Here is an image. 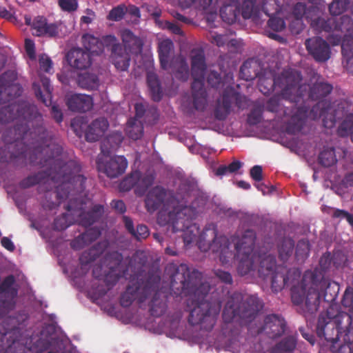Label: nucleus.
Returning <instances> with one entry per match:
<instances>
[{"instance_id": "57", "label": "nucleus", "mask_w": 353, "mask_h": 353, "mask_svg": "<svg viewBox=\"0 0 353 353\" xmlns=\"http://www.w3.org/2000/svg\"><path fill=\"white\" fill-rule=\"evenodd\" d=\"M347 0H334L329 6V11L332 17L341 15L347 7Z\"/></svg>"}, {"instance_id": "42", "label": "nucleus", "mask_w": 353, "mask_h": 353, "mask_svg": "<svg viewBox=\"0 0 353 353\" xmlns=\"http://www.w3.org/2000/svg\"><path fill=\"white\" fill-rule=\"evenodd\" d=\"M241 9V15L245 19L256 17L259 12V6L257 4V0H242Z\"/></svg>"}, {"instance_id": "12", "label": "nucleus", "mask_w": 353, "mask_h": 353, "mask_svg": "<svg viewBox=\"0 0 353 353\" xmlns=\"http://www.w3.org/2000/svg\"><path fill=\"white\" fill-rule=\"evenodd\" d=\"M199 248L207 251L219 253V259L223 264H226L228 259L232 256L230 243L225 236H217L216 226L214 223L208 224L201 233L199 232L197 241Z\"/></svg>"}, {"instance_id": "53", "label": "nucleus", "mask_w": 353, "mask_h": 353, "mask_svg": "<svg viewBox=\"0 0 353 353\" xmlns=\"http://www.w3.org/2000/svg\"><path fill=\"white\" fill-rule=\"evenodd\" d=\"M253 63L256 64V62H254L253 60H248L244 61L240 68V74L246 81L252 80L258 75L259 72L257 70L251 71Z\"/></svg>"}, {"instance_id": "25", "label": "nucleus", "mask_w": 353, "mask_h": 353, "mask_svg": "<svg viewBox=\"0 0 353 353\" xmlns=\"http://www.w3.org/2000/svg\"><path fill=\"white\" fill-rule=\"evenodd\" d=\"M174 46L172 40L163 39L158 43V54L160 65L162 69L168 70L174 54Z\"/></svg>"}, {"instance_id": "37", "label": "nucleus", "mask_w": 353, "mask_h": 353, "mask_svg": "<svg viewBox=\"0 0 353 353\" xmlns=\"http://www.w3.org/2000/svg\"><path fill=\"white\" fill-rule=\"evenodd\" d=\"M297 339L294 335H289L276 343L272 347L273 353H291L296 347Z\"/></svg>"}, {"instance_id": "64", "label": "nucleus", "mask_w": 353, "mask_h": 353, "mask_svg": "<svg viewBox=\"0 0 353 353\" xmlns=\"http://www.w3.org/2000/svg\"><path fill=\"white\" fill-rule=\"evenodd\" d=\"M341 304L345 307H351L353 305V288L347 286L344 292Z\"/></svg>"}, {"instance_id": "45", "label": "nucleus", "mask_w": 353, "mask_h": 353, "mask_svg": "<svg viewBox=\"0 0 353 353\" xmlns=\"http://www.w3.org/2000/svg\"><path fill=\"white\" fill-rule=\"evenodd\" d=\"M319 161L321 165L324 167L328 168L337 161L335 154V150L334 148H324L319 155Z\"/></svg>"}, {"instance_id": "49", "label": "nucleus", "mask_w": 353, "mask_h": 353, "mask_svg": "<svg viewBox=\"0 0 353 353\" xmlns=\"http://www.w3.org/2000/svg\"><path fill=\"white\" fill-rule=\"evenodd\" d=\"M225 92L230 97L231 105L234 101L235 105L240 109H244L248 105V99L245 96L235 92L232 88H227Z\"/></svg>"}, {"instance_id": "14", "label": "nucleus", "mask_w": 353, "mask_h": 353, "mask_svg": "<svg viewBox=\"0 0 353 353\" xmlns=\"http://www.w3.org/2000/svg\"><path fill=\"white\" fill-rule=\"evenodd\" d=\"M128 165V161L123 156L99 157L97 159L98 171L110 179L122 175L125 172Z\"/></svg>"}, {"instance_id": "23", "label": "nucleus", "mask_w": 353, "mask_h": 353, "mask_svg": "<svg viewBox=\"0 0 353 353\" xmlns=\"http://www.w3.org/2000/svg\"><path fill=\"white\" fill-rule=\"evenodd\" d=\"M109 127L108 121L104 117L94 120L88 125L85 132V139L89 142H94L101 137Z\"/></svg>"}, {"instance_id": "61", "label": "nucleus", "mask_w": 353, "mask_h": 353, "mask_svg": "<svg viewBox=\"0 0 353 353\" xmlns=\"http://www.w3.org/2000/svg\"><path fill=\"white\" fill-rule=\"evenodd\" d=\"M126 12V7L125 5H119L113 8L108 15L109 20L118 21L123 19Z\"/></svg>"}, {"instance_id": "38", "label": "nucleus", "mask_w": 353, "mask_h": 353, "mask_svg": "<svg viewBox=\"0 0 353 353\" xmlns=\"http://www.w3.org/2000/svg\"><path fill=\"white\" fill-rule=\"evenodd\" d=\"M332 19L334 21V23H332V32L343 33L353 31V20L350 16L345 14L339 17H332Z\"/></svg>"}, {"instance_id": "24", "label": "nucleus", "mask_w": 353, "mask_h": 353, "mask_svg": "<svg viewBox=\"0 0 353 353\" xmlns=\"http://www.w3.org/2000/svg\"><path fill=\"white\" fill-rule=\"evenodd\" d=\"M302 80L300 81L299 85H306V83H302ZM307 89L306 92H303V95L301 100L298 102L300 103L303 100L304 97L306 95L307 91L308 98L314 101H322L323 99L331 93L333 87L331 84L324 82H317L314 83L312 87L307 84Z\"/></svg>"}, {"instance_id": "58", "label": "nucleus", "mask_w": 353, "mask_h": 353, "mask_svg": "<svg viewBox=\"0 0 353 353\" xmlns=\"http://www.w3.org/2000/svg\"><path fill=\"white\" fill-rule=\"evenodd\" d=\"M154 181V176L152 174H146L141 177L140 174V179L138 181V190H135L137 194H143L150 187Z\"/></svg>"}, {"instance_id": "26", "label": "nucleus", "mask_w": 353, "mask_h": 353, "mask_svg": "<svg viewBox=\"0 0 353 353\" xmlns=\"http://www.w3.org/2000/svg\"><path fill=\"white\" fill-rule=\"evenodd\" d=\"M130 52L123 49L122 45H116L111 49L110 59L115 68L121 71H126L130 62Z\"/></svg>"}, {"instance_id": "15", "label": "nucleus", "mask_w": 353, "mask_h": 353, "mask_svg": "<svg viewBox=\"0 0 353 353\" xmlns=\"http://www.w3.org/2000/svg\"><path fill=\"white\" fill-rule=\"evenodd\" d=\"M17 79V73L13 70L0 75V104L10 102L22 94L23 88L15 83Z\"/></svg>"}, {"instance_id": "47", "label": "nucleus", "mask_w": 353, "mask_h": 353, "mask_svg": "<svg viewBox=\"0 0 353 353\" xmlns=\"http://www.w3.org/2000/svg\"><path fill=\"white\" fill-rule=\"evenodd\" d=\"M334 21L332 19V17L325 19L322 17H317L312 20L311 27L318 32L323 31L330 32H332L333 27H332V23Z\"/></svg>"}, {"instance_id": "2", "label": "nucleus", "mask_w": 353, "mask_h": 353, "mask_svg": "<svg viewBox=\"0 0 353 353\" xmlns=\"http://www.w3.org/2000/svg\"><path fill=\"white\" fill-rule=\"evenodd\" d=\"M165 271L170 279V290L176 297H189L188 321L191 325H199L200 329L211 331L216 324L221 309V303L217 299H207L210 285L202 282V273L191 270L185 263H170Z\"/></svg>"}, {"instance_id": "29", "label": "nucleus", "mask_w": 353, "mask_h": 353, "mask_svg": "<svg viewBox=\"0 0 353 353\" xmlns=\"http://www.w3.org/2000/svg\"><path fill=\"white\" fill-rule=\"evenodd\" d=\"M309 107L307 105H301L296 107L295 111L291 116L290 120L287 126L288 132L295 134L301 130L305 120L307 117Z\"/></svg>"}, {"instance_id": "9", "label": "nucleus", "mask_w": 353, "mask_h": 353, "mask_svg": "<svg viewBox=\"0 0 353 353\" xmlns=\"http://www.w3.org/2000/svg\"><path fill=\"white\" fill-rule=\"evenodd\" d=\"M192 95L196 110H202L207 104V92L204 88V79L207 70L205 51L201 48H193L190 52Z\"/></svg>"}, {"instance_id": "18", "label": "nucleus", "mask_w": 353, "mask_h": 353, "mask_svg": "<svg viewBox=\"0 0 353 353\" xmlns=\"http://www.w3.org/2000/svg\"><path fill=\"white\" fill-rule=\"evenodd\" d=\"M285 319L280 315L272 314L265 317L264 324L258 332L263 333L270 339H275L285 332Z\"/></svg>"}, {"instance_id": "34", "label": "nucleus", "mask_w": 353, "mask_h": 353, "mask_svg": "<svg viewBox=\"0 0 353 353\" xmlns=\"http://www.w3.org/2000/svg\"><path fill=\"white\" fill-rule=\"evenodd\" d=\"M239 14V6L236 2L233 1L230 3L223 5L220 9V17L224 22L228 24L235 23Z\"/></svg>"}, {"instance_id": "5", "label": "nucleus", "mask_w": 353, "mask_h": 353, "mask_svg": "<svg viewBox=\"0 0 353 353\" xmlns=\"http://www.w3.org/2000/svg\"><path fill=\"white\" fill-rule=\"evenodd\" d=\"M161 277L153 273H149L145 276V280L137 278L134 281L132 279L128 285L126 290L121 294L120 304L121 306L128 307L132 302L137 300L139 303L144 302L149 296L154 294L150 305V311L152 316H160L166 310L165 301L159 300V292L158 291Z\"/></svg>"}, {"instance_id": "60", "label": "nucleus", "mask_w": 353, "mask_h": 353, "mask_svg": "<svg viewBox=\"0 0 353 353\" xmlns=\"http://www.w3.org/2000/svg\"><path fill=\"white\" fill-rule=\"evenodd\" d=\"M262 10L270 18L273 17L272 15L279 11V6L277 3V0H264Z\"/></svg>"}, {"instance_id": "35", "label": "nucleus", "mask_w": 353, "mask_h": 353, "mask_svg": "<svg viewBox=\"0 0 353 353\" xmlns=\"http://www.w3.org/2000/svg\"><path fill=\"white\" fill-rule=\"evenodd\" d=\"M82 44L86 52L90 54L99 55L103 53V45L98 37L90 34H85L82 37Z\"/></svg>"}, {"instance_id": "28", "label": "nucleus", "mask_w": 353, "mask_h": 353, "mask_svg": "<svg viewBox=\"0 0 353 353\" xmlns=\"http://www.w3.org/2000/svg\"><path fill=\"white\" fill-rule=\"evenodd\" d=\"M296 272V270H287L285 266H278L275 271L270 274L271 287L273 291L281 290L289 281V276Z\"/></svg>"}, {"instance_id": "44", "label": "nucleus", "mask_w": 353, "mask_h": 353, "mask_svg": "<svg viewBox=\"0 0 353 353\" xmlns=\"http://www.w3.org/2000/svg\"><path fill=\"white\" fill-rule=\"evenodd\" d=\"M305 12V6L299 3H296L293 9V13L296 17V20L293 21L290 25V28L291 31L295 34H299L302 30V22L301 21V17H303Z\"/></svg>"}, {"instance_id": "59", "label": "nucleus", "mask_w": 353, "mask_h": 353, "mask_svg": "<svg viewBox=\"0 0 353 353\" xmlns=\"http://www.w3.org/2000/svg\"><path fill=\"white\" fill-rule=\"evenodd\" d=\"M70 216V214L63 213L61 216L57 217L53 223L54 229L58 231H61L68 228L72 223Z\"/></svg>"}, {"instance_id": "51", "label": "nucleus", "mask_w": 353, "mask_h": 353, "mask_svg": "<svg viewBox=\"0 0 353 353\" xmlns=\"http://www.w3.org/2000/svg\"><path fill=\"white\" fill-rule=\"evenodd\" d=\"M330 103L326 100L319 101L312 106L310 111V116L314 119H317L327 112Z\"/></svg>"}, {"instance_id": "13", "label": "nucleus", "mask_w": 353, "mask_h": 353, "mask_svg": "<svg viewBox=\"0 0 353 353\" xmlns=\"http://www.w3.org/2000/svg\"><path fill=\"white\" fill-rule=\"evenodd\" d=\"M85 189V188H84ZM70 194L68 197H65L63 200L68 199L69 202L65 206V209L71 215L79 218V223L85 228L89 227L98 221L104 212V207L101 204L94 205L92 208L87 211H84L85 203L82 200L79 199V195L84 191Z\"/></svg>"}, {"instance_id": "43", "label": "nucleus", "mask_w": 353, "mask_h": 353, "mask_svg": "<svg viewBox=\"0 0 353 353\" xmlns=\"http://www.w3.org/2000/svg\"><path fill=\"white\" fill-rule=\"evenodd\" d=\"M337 132L339 136L345 137L351 135L352 141H353V114L350 113L347 114L341 123L338 128Z\"/></svg>"}, {"instance_id": "36", "label": "nucleus", "mask_w": 353, "mask_h": 353, "mask_svg": "<svg viewBox=\"0 0 353 353\" xmlns=\"http://www.w3.org/2000/svg\"><path fill=\"white\" fill-rule=\"evenodd\" d=\"M77 81L78 85L83 89L93 90L98 89L99 86V79L93 73H80L77 77Z\"/></svg>"}, {"instance_id": "6", "label": "nucleus", "mask_w": 353, "mask_h": 353, "mask_svg": "<svg viewBox=\"0 0 353 353\" xmlns=\"http://www.w3.org/2000/svg\"><path fill=\"white\" fill-rule=\"evenodd\" d=\"M188 189L185 185H180L178 192L174 195L172 190L156 185L146 194L145 208L150 213L161 210L158 216L159 221L162 225H167L165 220L168 219L169 214L175 212L190 202L191 192Z\"/></svg>"}, {"instance_id": "8", "label": "nucleus", "mask_w": 353, "mask_h": 353, "mask_svg": "<svg viewBox=\"0 0 353 353\" xmlns=\"http://www.w3.org/2000/svg\"><path fill=\"white\" fill-rule=\"evenodd\" d=\"M263 303L256 295L246 297L241 292H234L228 299L223 311L225 323H230L234 319L244 323L252 322L263 308Z\"/></svg>"}, {"instance_id": "48", "label": "nucleus", "mask_w": 353, "mask_h": 353, "mask_svg": "<svg viewBox=\"0 0 353 353\" xmlns=\"http://www.w3.org/2000/svg\"><path fill=\"white\" fill-rule=\"evenodd\" d=\"M15 283V278L12 274L7 276L0 284V294H8L12 296H17L18 290L13 288Z\"/></svg>"}, {"instance_id": "3", "label": "nucleus", "mask_w": 353, "mask_h": 353, "mask_svg": "<svg viewBox=\"0 0 353 353\" xmlns=\"http://www.w3.org/2000/svg\"><path fill=\"white\" fill-rule=\"evenodd\" d=\"M34 105L28 101L12 103L0 109V123H6L14 119L22 120L13 128L8 129L3 134L5 145L0 148V162H13L19 165L26 163L30 152L35 145L33 143L39 139L37 122L33 118L26 117V110L21 108L22 104Z\"/></svg>"}, {"instance_id": "11", "label": "nucleus", "mask_w": 353, "mask_h": 353, "mask_svg": "<svg viewBox=\"0 0 353 353\" xmlns=\"http://www.w3.org/2000/svg\"><path fill=\"white\" fill-rule=\"evenodd\" d=\"M256 236L253 230H245L241 236L234 237L232 241L234 245L235 253L232 252V256L228 259L236 258L239 261L237 272L241 276L248 274L254 268L256 255L253 253Z\"/></svg>"}, {"instance_id": "20", "label": "nucleus", "mask_w": 353, "mask_h": 353, "mask_svg": "<svg viewBox=\"0 0 353 353\" xmlns=\"http://www.w3.org/2000/svg\"><path fill=\"white\" fill-rule=\"evenodd\" d=\"M69 64L78 70H83L91 65V58L89 52L77 48L70 50L67 54Z\"/></svg>"}, {"instance_id": "56", "label": "nucleus", "mask_w": 353, "mask_h": 353, "mask_svg": "<svg viewBox=\"0 0 353 353\" xmlns=\"http://www.w3.org/2000/svg\"><path fill=\"white\" fill-rule=\"evenodd\" d=\"M263 111L264 109L262 105H254L248 115V123L251 125H255L261 123Z\"/></svg>"}, {"instance_id": "22", "label": "nucleus", "mask_w": 353, "mask_h": 353, "mask_svg": "<svg viewBox=\"0 0 353 353\" xmlns=\"http://www.w3.org/2000/svg\"><path fill=\"white\" fill-rule=\"evenodd\" d=\"M66 104L72 112H85L92 109L93 100L89 95L74 94L67 99Z\"/></svg>"}, {"instance_id": "1", "label": "nucleus", "mask_w": 353, "mask_h": 353, "mask_svg": "<svg viewBox=\"0 0 353 353\" xmlns=\"http://www.w3.org/2000/svg\"><path fill=\"white\" fill-rule=\"evenodd\" d=\"M21 108L26 110V117H33L36 120V130L39 135V139L33 143L35 145L27 159L30 165L46 167V170L28 176L20 181L19 186L26 189L42 183L43 184L39 186L41 191L45 189L46 183H52L55 190L51 192V188L47 189L45 196L48 198L52 194L55 195L57 203L52 201L46 205L48 208L53 209L70 194L83 190L86 177L81 174V166L78 161H65L63 159V148L55 143L52 135L43 126V117L39 112L37 107L23 103Z\"/></svg>"}, {"instance_id": "32", "label": "nucleus", "mask_w": 353, "mask_h": 353, "mask_svg": "<svg viewBox=\"0 0 353 353\" xmlns=\"http://www.w3.org/2000/svg\"><path fill=\"white\" fill-rule=\"evenodd\" d=\"M231 108L230 97L224 90L221 99H218L216 101L214 110V117L217 120L224 121L230 113Z\"/></svg>"}, {"instance_id": "30", "label": "nucleus", "mask_w": 353, "mask_h": 353, "mask_svg": "<svg viewBox=\"0 0 353 353\" xmlns=\"http://www.w3.org/2000/svg\"><path fill=\"white\" fill-rule=\"evenodd\" d=\"M256 260L259 261V276L264 279L272 274L278 268L276 265V258L272 254H259L256 256Z\"/></svg>"}, {"instance_id": "33", "label": "nucleus", "mask_w": 353, "mask_h": 353, "mask_svg": "<svg viewBox=\"0 0 353 353\" xmlns=\"http://www.w3.org/2000/svg\"><path fill=\"white\" fill-rule=\"evenodd\" d=\"M169 69H172L175 77L182 81H186L189 75V67L185 58L179 56L174 57L170 63Z\"/></svg>"}, {"instance_id": "40", "label": "nucleus", "mask_w": 353, "mask_h": 353, "mask_svg": "<svg viewBox=\"0 0 353 353\" xmlns=\"http://www.w3.org/2000/svg\"><path fill=\"white\" fill-rule=\"evenodd\" d=\"M294 248V241L289 237H284L278 245L279 257L285 262L292 254Z\"/></svg>"}, {"instance_id": "55", "label": "nucleus", "mask_w": 353, "mask_h": 353, "mask_svg": "<svg viewBox=\"0 0 353 353\" xmlns=\"http://www.w3.org/2000/svg\"><path fill=\"white\" fill-rule=\"evenodd\" d=\"M123 140V135L119 132H114L109 134L104 141L102 145V151L104 152L103 148L106 144L110 145V149L114 150L120 146Z\"/></svg>"}, {"instance_id": "52", "label": "nucleus", "mask_w": 353, "mask_h": 353, "mask_svg": "<svg viewBox=\"0 0 353 353\" xmlns=\"http://www.w3.org/2000/svg\"><path fill=\"white\" fill-rule=\"evenodd\" d=\"M310 253V243L307 239H301L298 241L295 250V256L298 261H303Z\"/></svg>"}, {"instance_id": "31", "label": "nucleus", "mask_w": 353, "mask_h": 353, "mask_svg": "<svg viewBox=\"0 0 353 353\" xmlns=\"http://www.w3.org/2000/svg\"><path fill=\"white\" fill-rule=\"evenodd\" d=\"M146 80L152 99L154 101H160L163 94L157 74L152 71H149L147 72Z\"/></svg>"}, {"instance_id": "10", "label": "nucleus", "mask_w": 353, "mask_h": 353, "mask_svg": "<svg viewBox=\"0 0 353 353\" xmlns=\"http://www.w3.org/2000/svg\"><path fill=\"white\" fill-rule=\"evenodd\" d=\"M196 209L188 204L182 206L175 212H170L168 219L165 220L167 225L172 226L173 232H182V238L185 246L199 240V227L192 223L196 216Z\"/></svg>"}, {"instance_id": "50", "label": "nucleus", "mask_w": 353, "mask_h": 353, "mask_svg": "<svg viewBox=\"0 0 353 353\" xmlns=\"http://www.w3.org/2000/svg\"><path fill=\"white\" fill-rule=\"evenodd\" d=\"M101 251L97 246H93L88 250L84 251L79 257L81 265H86L95 261L101 254Z\"/></svg>"}, {"instance_id": "41", "label": "nucleus", "mask_w": 353, "mask_h": 353, "mask_svg": "<svg viewBox=\"0 0 353 353\" xmlns=\"http://www.w3.org/2000/svg\"><path fill=\"white\" fill-rule=\"evenodd\" d=\"M126 134L129 138L136 141L141 139L143 134L142 123L135 119H130L127 123Z\"/></svg>"}, {"instance_id": "17", "label": "nucleus", "mask_w": 353, "mask_h": 353, "mask_svg": "<svg viewBox=\"0 0 353 353\" xmlns=\"http://www.w3.org/2000/svg\"><path fill=\"white\" fill-rule=\"evenodd\" d=\"M305 45L309 54L318 62H325L330 57V47L327 42L319 37L306 39Z\"/></svg>"}, {"instance_id": "46", "label": "nucleus", "mask_w": 353, "mask_h": 353, "mask_svg": "<svg viewBox=\"0 0 353 353\" xmlns=\"http://www.w3.org/2000/svg\"><path fill=\"white\" fill-rule=\"evenodd\" d=\"M140 179V172L135 171L126 176L120 183L119 189L123 192H128L134 186L138 190V181Z\"/></svg>"}, {"instance_id": "19", "label": "nucleus", "mask_w": 353, "mask_h": 353, "mask_svg": "<svg viewBox=\"0 0 353 353\" xmlns=\"http://www.w3.org/2000/svg\"><path fill=\"white\" fill-rule=\"evenodd\" d=\"M32 34L37 37L53 38L59 34V28L55 23H48L46 18L37 16L32 21Z\"/></svg>"}, {"instance_id": "21", "label": "nucleus", "mask_w": 353, "mask_h": 353, "mask_svg": "<svg viewBox=\"0 0 353 353\" xmlns=\"http://www.w3.org/2000/svg\"><path fill=\"white\" fill-rule=\"evenodd\" d=\"M120 37L123 44V49L131 54H138L142 52L143 42L129 29L120 32Z\"/></svg>"}, {"instance_id": "4", "label": "nucleus", "mask_w": 353, "mask_h": 353, "mask_svg": "<svg viewBox=\"0 0 353 353\" xmlns=\"http://www.w3.org/2000/svg\"><path fill=\"white\" fill-rule=\"evenodd\" d=\"M331 290V284H326L316 272L306 271L301 283L291 288L292 301L297 305L304 301L305 311L314 314L318 310L321 296L326 302L335 301L337 292Z\"/></svg>"}, {"instance_id": "7", "label": "nucleus", "mask_w": 353, "mask_h": 353, "mask_svg": "<svg viewBox=\"0 0 353 353\" xmlns=\"http://www.w3.org/2000/svg\"><path fill=\"white\" fill-rule=\"evenodd\" d=\"M301 80L302 74L300 71L289 68L283 70L273 79L259 78L258 86L264 94H270L274 87H277L281 90V94L285 100L296 105L308 87L307 85H299Z\"/></svg>"}, {"instance_id": "62", "label": "nucleus", "mask_w": 353, "mask_h": 353, "mask_svg": "<svg viewBox=\"0 0 353 353\" xmlns=\"http://www.w3.org/2000/svg\"><path fill=\"white\" fill-rule=\"evenodd\" d=\"M268 28L274 32H281L285 28V21L279 17H270L268 21Z\"/></svg>"}, {"instance_id": "27", "label": "nucleus", "mask_w": 353, "mask_h": 353, "mask_svg": "<svg viewBox=\"0 0 353 353\" xmlns=\"http://www.w3.org/2000/svg\"><path fill=\"white\" fill-rule=\"evenodd\" d=\"M281 99H284L281 92L271 97L262 105L264 110L276 114L279 119L290 116L292 110L283 105L281 101Z\"/></svg>"}, {"instance_id": "63", "label": "nucleus", "mask_w": 353, "mask_h": 353, "mask_svg": "<svg viewBox=\"0 0 353 353\" xmlns=\"http://www.w3.org/2000/svg\"><path fill=\"white\" fill-rule=\"evenodd\" d=\"M39 64L41 71L50 73L52 70L53 63L51 59L46 54H42L39 57Z\"/></svg>"}, {"instance_id": "39", "label": "nucleus", "mask_w": 353, "mask_h": 353, "mask_svg": "<svg viewBox=\"0 0 353 353\" xmlns=\"http://www.w3.org/2000/svg\"><path fill=\"white\" fill-rule=\"evenodd\" d=\"M41 82L45 92V94H43L40 85L36 82L32 84V88L34 91L35 95L37 99L41 100L44 104L47 105L48 100L45 99V95L48 97H51L52 88L50 85V79L46 77H41Z\"/></svg>"}, {"instance_id": "54", "label": "nucleus", "mask_w": 353, "mask_h": 353, "mask_svg": "<svg viewBox=\"0 0 353 353\" xmlns=\"http://www.w3.org/2000/svg\"><path fill=\"white\" fill-rule=\"evenodd\" d=\"M15 298L16 296H12L11 294H0V314L8 313L14 309Z\"/></svg>"}, {"instance_id": "16", "label": "nucleus", "mask_w": 353, "mask_h": 353, "mask_svg": "<svg viewBox=\"0 0 353 353\" xmlns=\"http://www.w3.org/2000/svg\"><path fill=\"white\" fill-rule=\"evenodd\" d=\"M123 256L114 252L105 256V263H107L109 271L105 276V282L107 286L114 285L119 279L125 274L127 268L123 265Z\"/></svg>"}]
</instances>
